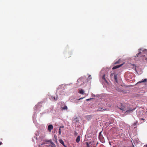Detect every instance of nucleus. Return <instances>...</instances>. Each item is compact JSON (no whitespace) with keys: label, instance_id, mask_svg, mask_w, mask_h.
<instances>
[{"label":"nucleus","instance_id":"4468645a","mask_svg":"<svg viewBox=\"0 0 147 147\" xmlns=\"http://www.w3.org/2000/svg\"><path fill=\"white\" fill-rule=\"evenodd\" d=\"M102 110H105L103 109L102 108H99L97 110L98 111H100Z\"/></svg>","mask_w":147,"mask_h":147},{"label":"nucleus","instance_id":"39448f33","mask_svg":"<svg viewBox=\"0 0 147 147\" xmlns=\"http://www.w3.org/2000/svg\"><path fill=\"white\" fill-rule=\"evenodd\" d=\"M142 54L143 55H145V57H146V56L147 55V49H144L142 51Z\"/></svg>","mask_w":147,"mask_h":147},{"label":"nucleus","instance_id":"2eb2a0df","mask_svg":"<svg viewBox=\"0 0 147 147\" xmlns=\"http://www.w3.org/2000/svg\"><path fill=\"white\" fill-rule=\"evenodd\" d=\"M52 99L54 100H57V98H56L55 96H52L51 97Z\"/></svg>","mask_w":147,"mask_h":147},{"label":"nucleus","instance_id":"ddd939ff","mask_svg":"<svg viewBox=\"0 0 147 147\" xmlns=\"http://www.w3.org/2000/svg\"><path fill=\"white\" fill-rule=\"evenodd\" d=\"M120 61H121L120 59H119L118 61H117L115 62L114 64H117L119 63H120Z\"/></svg>","mask_w":147,"mask_h":147},{"label":"nucleus","instance_id":"dca6fc26","mask_svg":"<svg viewBox=\"0 0 147 147\" xmlns=\"http://www.w3.org/2000/svg\"><path fill=\"white\" fill-rule=\"evenodd\" d=\"M61 129L59 128V135H61Z\"/></svg>","mask_w":147,"mask_h":147},{"label":"nucleus","instance_id":"bb28decb","mask_svg":"<svg viewBox=\"0 0 147 147\" xmlns=\"http://www.w3.org/2000/svg\"><path fill=\"white\" fill-rule=\"evenodd\" d=\"M80 98V99H82V98Z\"/></svg>","mask_w":147,"mask_h":147},{"label":"nucleus","instance_id":"4be33fe9","mask_svg":"<svg viewBox=\"0 0 147 147\" xmlns=\"http://www.w3.org/2000/svg\"><path fill=\"white\" fill-rule=\"evenodd\" d=\"M51 143L52 144H53V145H54V144L52 142H51Z\"/></svg>","mask_w":147,"mask_h":147},{"label":"nucleus","instance_id":"a211bd4d","mask_svg":"<svg viewBox=\"0 0 147 147\" xmlns=\"http://www.w3.org/2000/svg\"><path fill=\"white\" fill-rule=\"evenodd\" d=\"M92 99V98H89V99H86V100L87 101H89L90 100H91Z\"/></svg>","mask_w":147,"mask_h":147},{"label":"nucleus","instance_id":"5701e85b","mask_svg":"<svg viewBox=\"0 0 147 147\" xmlns=\"http://www.w3.org/2000/svg\"><path fill=\"white\" fill-rule=\"evenodd\" d=\"M86 144L87 145L88 147H89L88 143V142H86Z\"/></svg>","mask_w":147,"mask_h":147},{"label":"nucleus","instance_id":"aec40b11","mask_svg":"<svg viewBox=\"0 0 147 147\" xmlns=\"http://www.w3.org/2000/svg\"><path fill=\"white\" fill-rule=\"evenodd\" d=\"M64 127L63 126H61L59 127V128L61 129V128H63Z\"/></svg>","mask_w":147,"mask_h":147},{"label":"nucleus","instance_id":"0eeeda50","mask_svg":"<svg viewBox=\"0 0 147 147\" xmlns=\"http://www.w3.org/2000/svg\"><path fill=\"white\" fill-rule=\"evenodd\" d=\"M114 76V79H115V82H117V74H115Z\"/></svg>","mask_w":147,"mask_h":147},{"label":"nucleus","instance_id":"f3484780","mask_svg":"<svg viewBox=\"0 0 147 147\" xmlns=\"http://www.w3.org/2000/svg\"><path fill=\"white\" fill-rule=\"evenodd\" d=\"M105 75H104L102 77V79H103L105 81H106V79L105 78Z\"/></svg>","mask_w":147,"mask_h":147},{"label":"nucleus","instance_id":"7ed1b4c3","mask_svg":"<svg viewBox=\"0 0 147 147\" xmlns=\"http://www.w3.org/2000/svg\"><path fill=\"white\" fill-rule=\"evenodd\" d=\"M53 126L52 125H49L48 127V130L49 132H51L52 129H53Z\"/></svg>","mask_w":147,"mask_h":147},{"label":"nucleus","instance_id":"b1692460","mask_svg":"<svg viewBox=\"0 0 147 147\" xmlns=\"http://www.w3.org/2000/svg\"><path fill=\"white\" fill-rule=\"evenodd\" d=\"M141 120H143L144 121H145V119H143V118H141Z\"/></svg>","mask_w":147,"mask_h":147},{"label":"nucleus","instance_id":"6ab92c4d","mask_svg":"<svg viewBox=\"0 0 147 147\" xmlns=\"http://www.w3.org/2000/svg\"><path fill=\"white\" fill-rule=\"evenodd\" d=\"M115 74H114V73H111V76H113V75H114Z\"/></svg>","mask_w":147,"mask_h":147},{"label":"nucleus","instance_id":"9b49d317","mask_svg":"<svg viewBox=\"0 0 147 147\" xmlns=\"http://www.w3.org/2000/svg\"><path fill=\"white\" fill-rule=\"evenodd\" d=\"M79 92L81 94H83L84 93V91L82 89H80L79 90Z\"/></svg>","mask_w":147,"mask_h":147},{"label":"nucleus","instance_id":"a878e982","mask_svg":"<svg viewBox=\"0 0 147 147\" xmlns=\"http://www.w3.org/2000/svg\"><path fill=\"white\" fill-rule=\"evenodd\" d=\"M1 144V142L0 143V145Z\"/></svg>","mask_w":147,"mask_h":147},{"label":"nucleus","instance_id":"f257e3e1","mask_svg":"<svg viewBox=\"0 0 147 147\" xmlns=\"http://www.w3.org/2000/svg\"><path fill=\"white\" fill-rule=\"evenodd\" d=\"M120 109L123 111H125V113L126 114L132 112L133 110H135V109L129 108L127 109L125 107L123 106H122Z\"/></svg>","mask_w":147,"mask_h":147},{"label":"nucleus","instance_id":"9d476101","mask_svg":"<svg viewBox=\"0 0 147 147\" xmlns=\"http://www.w3.org/2000/svg\"><path fill=\"white\" fill-rule=\"evenodd\" d=\"M59 142L62 144L65 147V146L64 145V142L62 140L60 139L59 140Z\"/></svg>","mask_w":147,"mask_h":147},{"label":"nucleus","instance_id":"1a4fd4ad","mask_svg":"<svg viewBox=\"0 0 147 147\" xmlns=\"http://www.w3.org/2000/svg\"><path fill=\"white\" fill-rule=\"evenodd\" d=\"M80 136H79L77 137L76 139V142L77 143H78L80 142Z\"/></svg>","mask_w":147,"mask_h":147},{"label":"nucleus","instance_id":"412c9836","mask_svg":"<svg viewBox=\"0 0 147 147\" xmlns=\"http://www.w3.org/2000/svg\"><path fill=\"white\" fill-rule=\"evenodd\" d=\"M87 117H88V118L89 117V118L92 117V116L91 115H89V116H88Z\"/></svg>","mask_w":147,"mask_h":147},{"label":"nucleus","instance_id":"f03ea898","mask_svg":"<svg viewBox=\"0 0 147 147\" xmlns=\"http://www.w3.org/2000/svg\"><path fill=\"white\" fill-rule=\"evenodd\" d=\"M136 56L137 57H144V58H143V59L144 60L145 59V60H147V58L145 57V55L142 54V52H139L136 55Z\"/></svg>","mask_w":147,"mask_h":147},{"label":"nucleus","instance_id":"20e7f679","mask_svg":"<svg viewBox=\"0 0 147 147\" xmlns=\"http://www.w3.org/2000/svg\"><path fill=\"white\" fill-rule=\"evenodd\" d=\"M102 131L100 132L98 136V138L100 141H103V138L102 135L101 134Z\"/></svg>","mask_w":147,"mask_h":147},{"label":"nucleus","instance_id":"393cba45","mask_svg":"<svg viewBox=\"0 0 147 147\" xmlns=\"http://www.w3.org/2000/svg\"><path fill=\"white\" fill-rule=\"evenodd\" d=\"M144 147H147V144L145 145L144 146Z\"/></svg>","mask_w":147,"mask_h":147},{"label":"nucleus","instance_id":"f8f14e48","mask_svg":"<svg viewBox=\"0 0 147 147\" xmlns=\"http://www.w3.org/2000/svg\"><path fill=\"white\" fill-rule=\"evenodd\" d=\"M61 108L62 109V110H67V106L65 105V106L63 107H62Z\"/></svg>","mask_w":147,"mask_h":147},{"label":"nucleus","instance_id":"423d86ee","mask_svg":"<svg viewBox=\"0 0 147 147\" xmlns=\"http://www.w3.org/2000/svg\"><path fill=\"white\" fill-rule=\"evenodd\" d=\"M123 65V64H121L120 65L115 66L114 67H113V68H112V69H117V68H118L119 67H120L121 66H122Z\"/></svg>","mask_w":147,"mask_h":147},{"label":"nucleus","instance_id":"6e6552de","mask_svg":"<svg viewBox=\"0 0 147 147\" xmlns=\"http://www.w3.org/2000/svg\"><path fill=\"white\" fill-rule=\"evenodd\" d=\"M147 79H145L144 80H141V81L138 82L137 83V84H139V83H142V82H147Z\"/></svg>","mask_w":147,"mask_h":147}]
</instances>
